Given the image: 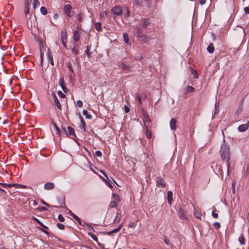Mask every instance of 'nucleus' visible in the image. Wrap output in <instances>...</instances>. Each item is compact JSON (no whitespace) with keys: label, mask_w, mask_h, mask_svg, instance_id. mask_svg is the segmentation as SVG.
I'll return each mask as SVG.
<instances>
[{"label":"nucleus","mask_w":249,"mask_h":249,"mask_svg":"<svg viewBox=\"0 0 249 249\" xmlns=\"http://www.w3.org/2000/svg\"><path fill=\"white\" fill-rule=\"evenodd\" d=\"M225 140H223V143L222 144L221 149L220 151V154L221 157L223 161H225L227 163V172L228 174L229 173V169L231 167L230 165V146L225 142Z\"/></svg>","instance_id":"obj_1"},{"label":"nucleus","mask_w":249,"mask_h":249,"mask_svg":"<svg viewBox=\"0 0 249 249\" xmlns=\"http://www.w3.org/2000/svg\"><path fill=\"white\" fill-rule=\"evenodd\" d=\"M111 12L116 16L121 15L123 13L122 9L120 6H115L111 9Z\"/></svg>","instance_id":"obj_2"},{"label":"nucleus","mask_w":249,"mask_h":249,"mask_svg":"<svg viewBox=\"0 0 249 249\" xmlns=\"http://www.w3.org/2000/svg\"><path fill=\"white\" fill-rule=\"evenodd\" d=\"M71 10H72V7L70 4L65 5L64 7V12L69 17H71L72 16L71 15Z\"/></svg>","instance_id":"obj_3"},{"label":"nucleus","mask_w":249,"mask_h":249,"mask_svg":"<svg viewBox=\"0 0 249 249\" xmlns=\"http://www.w3.org/2000/svg\"><path fill=\"white\" fill-rule=\"evenodd\" d=\"M67 130H68V132L66 134L70 138L73 139V138L72 137H76L75 131L71 126H68Z\"/></svg>","instance_id":"obj_4"},{"label":"nucleus","mask_w":249,"mask_h":249,"mask_svg":"<svg viewBox=\"0 0 249 249\" xmlns=\"http://www.w3.org/2000/svg\"><path fill=\"white\" fill-rule=\"evenodd\" d=\"M51 94L53 96V101H54V104H55V105L59 109H61V105H60V103L59 101V100H58L56 96V94L55 93H54V91H52L51 92Z\"/></svg>","instance_id":"obj_5"},{"label":"nucleus","mask_w":249,"mask_h":249,"mask_svg":"<svg viewBox=\"0 0 249 249\" xmlns=\"http://www.w3.org/2000/svg\"><path fill=\"white\" fill-rule=\"evenodd\" d=\"M61 39L62 42L63 43V45L66 48V39H67V32L66 31H62L61 32Z\"/></svg>","instance_id":"obj_6"},{"label":"nucleus","mask_w":249,"mask_h":249,"mask_svg":"<svg viewBox=\"0 0 249 249\" xmlns=\"http://www.w3.org/2000/svg\"><path fill=\"white\" fill-rule=\"evenodd\" d=\"M141 22H142V29H146L147 26L150 24V21L148 18H142L141 20Z\"/></svg>","instance_id":"obj_7"},{"label":"nucleus","mask_w":249,"mask_h":249,"mask_svg":"<svg viewBox=\"0 0 249 249\" xmlns=\"http://www.w3.org/2000/svg\"><path fill=\"white\" fill-rule=\"evenodd\" d=\"M100 172L105 176V177L107 179H104L105 181L106 182L107 184L108 185V186L110 188H112L113 187V186H112V185L110 183V179H109V178H108L107 174L106 173V172L105 171H104L103 170H100Z\"/></svg>","instance_id":"obj_8"},{"label":"nucleus","mask_w":249,"mask_h":249,"mask_svg":"<svg viewBox=\"0 0 249 249\" xmlns=\"http://www.w3.org/2000/svg\"><path fill=\"white\" fill-rule=\"evenodd\" d=\"M156 182L157 185H160L162 187H165L166 186V183L162 178L161 177H158L156 178Z\"/></svg>","instance_id":"obj_9"},{"label":"nucleus","mask_w":249,"mask_h":249,"mask_svg":"<svg viewBox=\"0 0 249 249\" xmlns=\"http://www.w3.org/2000/svg\"><path fill=\"white\" fill-rule=\"evenodd\" d=\"M177 121L175 118H172L170 122V127L171 130H175L177 129Z\"/></svg>","instance_id":"obj_10"},{"label":"nucleus","mask_w":249,"mask_h":249,"mask_svg":"<svg viewBox=\"0 0 249 249\" xmlns=\"http://www.w3.org/2000/svg\"><path fill=\"white\" fill-rule=\"evenodd\" d=\"M59 84L60 86L61 87L63 91L65 93L67 92L68 89L64 85V80L63 77H60L59 79Z\"/></svg>","instance_id":"obj_11"},{"label":"nucleus","mask_w":249,"mask_h":249,"mask_svg":"<svg viewBox=\"0 0 249 249\" xmlns=\"http://www.w3.org/2000/svg\"><path fill=\"white\" fill-rule=\"evenodd\" d=\"M69 213L70 215L75 219L76 220L78 224L80 225H82V223L83 222L82 221L81 219L78 217L77 215H76L74 213H73L71 211H69Z\"/></svg>","instance_id":"obj_12"},{"label":"nucleus","mask_w":249,"mask_h":249,"mask_svg":"<svg viewBox=\"0 0 249 249\" xmlns=\"http://www.w3.org/2000/svg\"><path fill=\"white\" fill-rule=\"evenodd\" d=\"M24 13L25 15L27 16L28 14H29V1L28 0H25V4H24Z\"/></svg>","instance_id":"obj_13"},{"label":"nucleus","mask_w":249,"mask_h":249,"mask_svg":"<svg viewBox=\"0 0 249 249\" xmlns=\"http://www.w3.org/2000/svg\"><path fill=\"white\" fill-rule=\"evenodd\" d=\"M54 184L53 182H47L44 184V188L45 190H49L53 189Z\"/></svg>","instance_id":"obj_14"},{"label":"nucleus","mask_w":249,"mask_h":249,"mask_svg":"<svg viewBox=\"0 0 249 249\" xmlns=\"http://www.w3.org/2000/svg\"><path fill=\"white\" fill-rule=\"evenodd\" d=\"M142 112L143 113V116L144 119V120L143 121L144 124H146V122L147 123H151V120L150 119L148 115L145 112L144 109L142 110Z\"/></svg>","instance_id":"obj_15"},{"label":"nucleus","mask_w":249,"mask_h":249,"mask_svg":"<svg viewBox=\"0 0 249 249\" xmlns=\"http://www.w3.org/2000/svg\"><path fill=\"white\" fill-rule=\"evenodd\" d=\"M47 57H48V60L50 62L51 65L53 66L54 63H53V57L52 53L50 52L49 49H48V52H47Z\"/></svg>","instance_id":"obj_16"},{"label":"nucleus","mask_w":249,"mask_h":249,"mask_svg":"<svg viewBox=\"0 0 249 249\" xmlns=\"http://www.w3.org/2000/svg\"><path fill=\"white\" fill-rule=\"evenodd\" d=\"M122 217V214L120 210H118L116 213V215L114 219V221L119 223Z\"/></svg>","instance_id":"obj_17"},{"label":"nucleus","mask_w":249,"mask_h":249,"mask_svg":"<svg viewBox=\"0 0 249 249\" xmlns=\"http://www.w3.org/2000/svg\"><path fill=\"white\" fill-rule=\"evenodd\" d=\"M81 226L86 227L87 230L89 231H94V229L93 227H92L91 226H90L89 224H88L85 222H83V223H82V225H81Z\"/></svg>","instance_id":"obj_18"},{"label":"nucleus","mask_w":249,"mask_h":249,"mask_svg":"<svg viewBox=\"0 0 249 249\" xmlns=\"http://www.w3.org/2000/svg\"><path fill=\"white\" fill-rule=\"evenodd\" d=\"M80 37V34L78 30H75L74 32L73 35V38L74 41H77L79 40Z\"/></svg>","instance_id":"obj_19"},{"label":"nucleus","mask_w":249,"mask_h":249,"mask_svg":"<svg viewBox=\"0 0 249 249\" xmlns=\"http://www.w3.org/2000/svg\"><path fill=\"white\" fill-rule=\"evenodd\" d=\"M249 128L248 124H243L239 126L238 129L240 132H244Z\"/></svg>","instance_id":"obj_20"},{"label":"nucleus","mask_w":249,"mask_h":249,"mask_svg":"<svg viewBox=\"0 0 249 249\" xmlns=\"http://www.w3.org/2000/svg\"><path fill=\"white\" fill-rule=\"evenodd\" d=\"M145 129H146V137L147 139H150L151 138L152 134L151 131L149 130V126L145 124Z\"/></svg>","instance_id":"obj_21"},{"label":"nucleus","mask_w":249,"mask_h":249,"mask_svg":"<svg viewBox=\"0 0 249 249\" xmlns=\"http://www.w3.org/2000/svg\"><path fill=\"white\" fill-rule=\"evenodd\" d=\"M173 199V193L172 191H169L167 193V200L169 204H171Z\"/></svg>","instance_id":"obj_22"},{"label":"nucleus","mask_w":249,"mask_h":249,"mask_svg":"<svg viewBox=\"0 0 249 249\" xmlns=\"http://www.w3.org/2000/svg\"><path fill=\"white\" fill-rule=\"evenodd\" d=\"M0 185L2 188H11L12 187H15V183H0Z\"/></svg>","instance_id":"obj_23"},{"label":"nucleus","mask_w":249,"mask_h":249,"mask_svg":"<svg viewBox=\"0 0 249 249\" xmlns=\"http://www.w3.org/2000/svg\"><path fill=\"white\" fill-rule=\"evenodd\" d=\"M88 235L89 236H90V237L94 240L95 241V242H96L99 246H101V244L99 243H98V237L94 234H92V233H91L90 232H88Z\"/></svg>","instance_id":"obj_24"},{"label":"nucleus","mask_w":249,"mask_h":249,"mask_svg":"<svg viewBox=\"0 0 249 249\" xmlns=\"http://www.w3.org/2000/svg\"><path fill=\"white\" fill-rule=\"evenodd\" d=\"M112 198L113 199V201H115L118 203L121 200L119 195L115 193L112 194Z\"/></svg>","instance_id":"obj_25"},{"label":"nucleus","mask_w":249,"mask_h":249,"mask_svg":"<svg viewBox=\"0 0 249 249\" xmlns=\"http://www.w3.org/2000/svg\"><path fill=\"white\" fill-rule=\"evenodd\" d=\"M207 50L209 53H213L214 51V47L213 44L212 43H211L207 47Z\"/></svg>","instance_id":"obj_26"},{"label":"nucleus","mask_w":249,"mask_h":249,"mask_svg":"<svg viewBox=\"0 0 249 249\" xmlns=\"http://www.w3.org/2000/svg\"><path fill=\"white\" fill-rule=\"evenodd\" d=\"M32 219L36 222L40 226L44 229H48L47 227L45 226L41 222H40L37 218L35 216H33Z\"/></svg>","instance_id":"obj_27"},{"label":"nucleus","mask_w":249,"mask_h":249,"mask_svg":"<svg viewBox=\"0 0 249 249\" xmlns=\"http://www.w3.org/2000/svg\"><path fill=\"white\" fill-rule=\"evenodd\" d=\"M148 37L146 35H143L141 37L139 38V41L142 43H145L147 41Z\"/></svg>","instance_id":"obj_28"},{"label":"nucleus","mask_w":249,"mask_h":249,"mask_svg":"<svg viewBox=\"0 0 249 249\" xmlns=\"http://www.w3.org/2000/svg\"><path fill=\"white\" fill-rule=\"evenodd\" d=\"M178 215L181 219H183L186 218L185 217V215L184 214V211L181 209L179 210Z\"/></svg>","instance_id":"obj_29"},{"label":"nucleus","mask_w":249,"mask_h":249,"mask_svg":"<svg viewBox=\"0 0 249 249\" xmlns=\"http://www.w3.org/2000/svg\"><path fill=\"white\" fill-rule=\"evenodd\" d=\"M83 114L85 116L87 119H91L92 116L90 114H88V111L86 109H84L82 111Z\"/></svg>","instance_id":"obj_30"},{"label":"nucleus","mask_w":249,"mask_h":249,"mask_svg":"<svg viewBox=\"0 0 249 249\" xmlns=\"http://www.w3.org/2000/svg\"><path fill=\"white\" fill-rule=\"evenodd\" d=\"M195 89L194 87L191 86H187L186 88V93L192 92L195 91Z\"/></svg>","instance_id":"obj_31"},{"label":"nucleus","mask_w":249,"mask_h":249,"mask_svg":"<svg viewBox=\"0 0 249 249\" xmlns=\"http://www.w3.org/2000/svg\"><path fill=\"white\" fill-rule=\"evenodd\" d=\"M95 28L98 31H102V24H101V23H100V22H96L95 24Z\"/></svg>","instance_id":"obj_32"},{"label":"nucleus","mask_w":249,"mask_h":249,"mask_svg":"<svg viewBox=\"0 0 249 249\" xmlns=\"http://www.w3.org/2000/svg\"><path fill=\"white\" fill-rule=\"evenodd\" d=\"M194 215L195 216V217L196 218H197V219H201V213L198 211H195L194 212Z\"/></svg>","instance_id":"obj_33"},{"label":"nucleus","mask_w":249,"mask_h":249,"mask_svg":"<svg viewBox=\"0 0 249 249\" xmlns=\"http://www.w3.org/2000/svg\"><path fill=\"white\" fill-rule=\"evenodd\" d=\"M136 35L138 38L141 37V36L144 35L142 34V30L139 28L137 29V31L136 32Z\"/></svg>","instance_id":"obj_34"},{"label":"nucleus","mask_w":249,"mask_h":249,"mask_svg":"<svg viewBox=\"0 0 249 249\" xmlns=\"http://www.w3.org/2000/svg\"><path fill=\"white\" fill-rule=\"evenodd\" d=\"M33 7L34 9H36V8L39 6L40 2L38 0H33Z\"/></svg>","instance_id":"obj_35"},{"label":"nucleus","mask_w":249,"mask_h":249,"mask_svg":"<svg viewBox=\"0 0 249 249\" xmlns=\"http://www.w3.org/2000/svg\"><path fill=\"white\" fill-rule=\"evenodd\" d=\"M121 68L124 70L130 71L131 68L129 66H128L124 63H122L121 65Z\"/></svg>","instance_id":"obj_36"},{"label":"nucleus","mask_w":249,"mask_h":249,"mask_svg":"<svg viewBox=\"0 0 249 249\" xmlns=\"http://www.w3.org/2000/svg\"><path fill=\"white\" fill-rule=\"evenodd\" d=\"M243 108V105L242 104L240 105L238 109H237V110L236 111V114L237 115H239L242 111Z\"/></svg>","instance_id":"obj_37"},{"label":"nucleus","mask_w":249,"mask_h":249,"mask_svg":"<svg viewBox=\"0 0 249 249\" xmlns=\"http://www.w3.org/2000/svg\"><path fill=\"white\" fill-rule=\"evenodd\" d=\"M123 37L124 42L126 44H129V36L126 33H124L123 34Z\"/></svg>","instance_id":"obj_38"},{"label":"nucleus","mask_w":249,"mask_h":249,"mask_svg":"<svg viewBox=\"0 0 249 249\" xmlns=\"http://www.w3.org/2000/svg\"><path fill=\"white\" fill-rule=\"evenodd\" d=\"M40 11L41 13L43 15L45 16V15H46L47 14V10L45 7H43V6L41 7L40 8Z\"/></svg>","instance_id":"obj_39"},{"label":"nucleus","mask_w":249,"mask_h":249,"mask_svg":"<svg viewBox=\"0 0 249 249\" xmlns=\"http://www.w3.org/2000/svg\"><path fill=\"white\" fill-rule=\"evenodd\" d=\"M239 242L241 245H244L245 244V239L244 238V237L242 235H241L239 236Z\"/></svg>","instance_id":"obj_40"},{"label":"nucleus","mask_w":249,"mask_h":249,"mask_svg":"<svg viewBox=\"0 0 249 249\" xmlns=\"http://www.w3.org/2000/svg\"><path fill=\"white\" fill-rule=\"evenodd\" d=\"M143 0H135L134 3L139 6H142Z\"/></svg>","instance_id":"obj_41"},{"label":"nucleus","mask_w":249,"mask_h":249,"mask_svg":"<svg viewBox=\"0 0 249 249\" xmlns=\"http://www.w3.org/2000/svg\"><path fill=\"white\" fill-rule=\"evenodd\" d=\"M84 15L82 13H80L77 15V20L79 22H82L83 20Z\"/></svg>","instance_id":"obj_42"},{"label":"nucleus","mask_w":249,"mask_h":249,"mask_svg":"<svg viewBox=\"0 0 249 249\" xmlns=\"http://www.w3.org/2000/svg\"><path fill=\"white\" fill-rule=\"evenodd\" d=\"M118 204V202L115 201H111L109 204V207L110 208H115L117 207Z\"/></svg>","instance_id":"obj_43"},{"label":"nucleus","mask_w":249,"mask_h":249,"mask_svg":"<svg viewBox=\"0 0 249 249\" xmlns=\"http://www.w3.org/2000/svg\"><path fill=\"white\" fill-rule=\"evenodd\" d=\"M53 125L56 130V134L60 135V132H61L60 129L59 128V127L56 125V124H54V123L53 124Z\"/></svg>","instance_id":"obj_44"},{"label":"nucleus","mask_w":249,"mask_h":249,"mask_svg":"<svg viewBox=\"0 0 249 249\" xmlns=\"http://www.w3.org/2000/svg\"><path fill=\"white\" fill-rule=\"evenodd\" d=\"M122 225H123V223L121 224V225H120V226L118 228L114 229L113 230L111 231V232H112L113 233L118 232L121 230V229L122 227Z\"/></svg>","instance_id":"obj_45"},{"label":"nucleus","mask_w":249,"mask_h":249,"mask_svg":"<svg viewBox=\"0 0 249 249\" xmlns=\"http://www.w3.org/2000/svg\"><path fill=\"white\" fill-rule=\"evenodd\" d=\"M81 123L82 124V128L84 130V131H86V124L85 123V122H84V121L83 120V119L81 118Z\"/></svg>","instance_id":"obj_46"},{"label":"nucleus","mask_w":249,"mask_h":249,"mask_svg":"<svg viewBox=\"0 0 249 249\" xmlns=\"http://www.w3.org/2000/svg\"><path fill=\"white\" fill-rule=\"evenodd\" d=\"M15 185H16L15 186V187L17 188H27V186L24 185L18 184H16V183H15Z\"/></svg>","instance_id":"obj_47"},{"label":"nucleus","mask_w":249,"mask_h":249,"mask_svg":"<svg viewBox=\"0 0 249 249\" xmlns=\"http://www.w3.org/2000/svg\"><path fill=\"white\" fill-rule=\"evenodd\" d=\"M213 225L216 229H219L221 227L220 224L218 222H214Z\"/></svg>","instance_id":"obj_48"},{"label":"nucleus","mask_w":249,"mask_h":249,"mask_svg":"<svg viewBox=\"0 0 249 249\" xmlns=\"http://www.w3.org/2000/svg\"><path fill=\"white\" fill-rule=\"evenodd\" d=\"M216 211V209L214 208L213 211L212 212V216H213V217H214V218H217L218 217V215L217 213H215V212Z\"/></svg>","instance_id":"obj_49"},{"label":"nucleus","mask_w":249,"mask_h":249,"mask_svg":"<svg viewBox=\"0 0 249 249\" xmlns=\"http://www.w3.org/2000/svg\"><path fill=\"white\" fill-rule=\"evenodd\" d=\"M136 95V97H137V99L138 100L139 103H140V104L142 105V98L140 96V94L139 93H137Z\"/></svg>","instance_id":"obj_50"},{"label":"nucleus","mask_w":249,"mask_h":249,"mask_svg":"<svg viewBox=\"0 0 249 249\" xmlns=\"http://www.w3.org/2000/svg\"><path fill=\"white\" fill-rule=\"evenodd\" d=\"M57 227L60 230H64L65 228V226L61 223H57Z\"/></svg>","instance_id":"obj_51"},{"label":"nucleus","mask_w":249,"mask_h":249,"mask_svg":"<svg viewBox=\"0 0 249 249\" xmlns=\"http://www.w3.org/2000/svg\"><path fill=\"white\" fill-rule=\"evenodd\" d=\"M58 219L61 222H63L65 220V218H64V216L61 214H60L58 215Z\"/></svg>","instance_id":"obj_52"},{"label":"nucleus","mask_w":249,"mask_h":249,"mask_svg":"<svg viewBox=\"0 0 249 249\" xmlns=\"http://www.w3.org/2000/svg\"><path fill=\"white\" fill-rule=\"evenodd\" d=\"M67 66L68 67L69 69L70 70V71L71 72H73V68H72V65L70 63H68L67 64Z\"/></svg>","instance_id":"obj_53"},{"label":"nucleus","mask_w":249,"mask_h":249,"mask_svg":"<svg viewBox=\"0 0 249 249\" xmlns=\"http://www.w3.org/2000/svg\"><path fill=\"white\" fill-rule=\"evenodd\" d=\"M77 105L78 107H81L83 106V102L81 100H78L77 101Z\"/></svg>","instance_id":"obj_54"},{"label":"nucleus","mask_w":249,"mask_h":249,"mask_svg":"<svg viewBox=\"0 0 249 249\" xmlns=\"http://www.w3.org/2000/svg\"><path fill=\"white\" fill-rule=\"evenodd\" d=\"M58 94L59 96L62 98H64L65 97V94L60 90L58 91Z\"/></svg>","instance_id":"obj_55"},{"label":"nucleus","mask_w":249,"mask_h":249,"mask_svg":"<svg viewBox=\"0 0 249 249\" xmlns=\"http://www.w3.org/2000/svg\"><path fill=\"white\" fill-rule=\"evenodd\" d=\"M37 209L40 211V212H43V211H45L46 210H47V209L46 208H45V207H43V206H42V207H38L37 208Z\"/></svg>","instance_id":"obj_56"},{"label":"nucleus","mask_w":249,"mask_h":249,"mask_svg":"<svg viewBox=\"0 0 249 249\" xmlns=\"http://www.w3.org/2000/svg\"><path fill=\"white\" fill-rule=\"evenodd\" d=\"M71 51L74 54H77L78 50L76 47H74L73 48H72Z\"/></svg>","instance_id":"obj_57"},{"label":"nucleus","mask_w":249,"mask_h":249,"mask_svg":"<svg viewBox=\"0 0 249 249\" xmlns=\"http://www.w3.org/2000/svg\"><path fill=\"white\" fill-rule=\"evenodd\" d=\"M95 155L98 157H101L102 155V154L100 151H96L95 152Z\"/></svg>","instance_id":"obj_58"},{"label":"nucleus","mask_w":249,"mask_h":249,"mask_svg":"<svg viewBox=\"0 0 249 249\" xmlns=\"http://www.w3.org/2000/svg\"><path fill=\"white\" fill-rule=\"evenodd\" d=\"M135 226V223L134 222H131L128 224V227L129 228H133Z\"/></svg>","instance_id":"obj_59"},{"label":"nucleus","mask_w":249,"mask_h":249,"mask_svg":"<svg viewBox=\"0 0 249 249\" xmlns=\"http://www.w3.org/2000/svg\"><path fill=\"white\" fill-rule=\"evenodd\" d=\"M85 53H86L88 56L90 55V53H89V47L88 46L87 47V48L85 51Z\"/></svg>","instance_id":"obj_60"},{"label":"nucleus","mask_w":249,"mask_h":249,"mask_svg":"<svg viewBox=\"0 0 249 249\" xmlns=\"http://www.w3.org/2000/svg\"><path fill=\"white\" fill-rule=\"evenodd\" d=\"M164 241L166 245H170V241L166 237H165Z\"/></svg>","instance_id":"obj_61"},{"label":"nucleus","mask_w":249,"mask_h":249,"mask_svg":"<svg viewBox=\"0 0 249 249\" xmlns=\"http://www.w3.org/2000/svg\"><path fill=\"white\" fill-rule=\"evenodd\" d=\"M124 108L126 113H128L130 110L129 108L125 105L124 106Z\"/></svg>","instance_id":"obj_62"},{"label":"nucleus","mask_w":249,"mask_h":249,"mask_svg":"<svg viewBox=\"0 0 249 249\" xmlns=\"http://www.w3.org/2000/svg\"><path fill=\"white\" fill-rule=\"evenodd\" d=\"M206 2V0H200L199 3L201 5H204Z\"/></svg>","instance_id":"obj_63"},{"label":"nucleus","mask_w":249,"mask_h":249,"mask_svg":"<svg viewBox=\"0 0 249 249\" xmlns=\"http://www.w3.org/2000/svg\"><path fill=\"white\" fill-rule=\"evenodd\" d=\"M244 11L246 14H249V9L248 7H245L244 8Z\"/></svg>","instance_id":"obj_64"}]
</instances>
